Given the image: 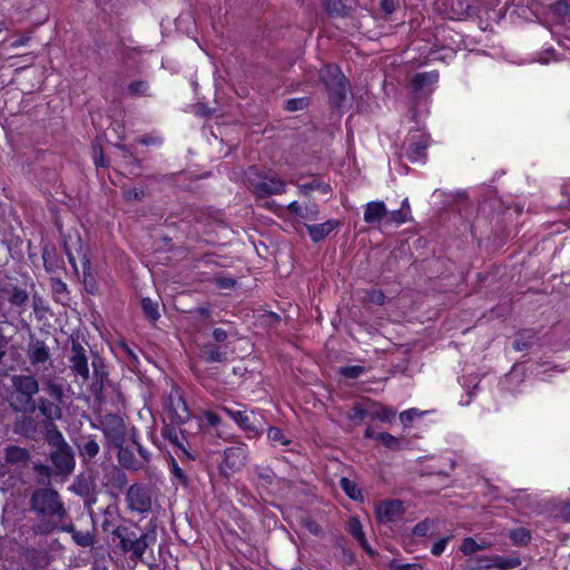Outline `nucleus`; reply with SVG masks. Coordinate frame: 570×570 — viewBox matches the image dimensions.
<instances>
[{"label": "nucleus", "mask_w": 570, "mask_h": 570, "mask_svg": "<svg viewBox=\"0 0 570 570\" xmlns=\"http://www.w3.org/2000/svg\"><path fill=\"white\" fill-rule=\"evenodd\" d=\"M116 553L137 563L144 561L146 550L157 540L156 524L150 521L145 531H139L138 523L119 524L110 537Z\"/></svg>", "instance_id": "f257e3e1"}, {"label": "nucleus", "mask_w": 570, "mask_h": 570, "mask_svg": "<svg viewBox=\"0 0 570 570\" xmlns=\"http://www.w3.org/2000/svg\"><path fill=\"white\" fill-rule=\"evenodd\" d=\"M30 511L43 518L33 525L37 534H49L58 529V522L69 517L60 493L50 487L36 489L29 500Z\"/></svg>", "instance_id": "f03ea898"}, {"label": "nucleus", "mask_w": 570, "mask_h": 570, "mask_svg": "<svg viewBox=\"0 0 570 570\" xmlns=\"http://www.w3.org/2000/svg\"><path fill=\"white\" fill-rule=\"evenodd\" d=\"M42 390L45 395L39 396L35 402V412L47 422V430H51V425L56 421L63 417V406L66 403L65 386L62 379L55 374H49L42 379Z\"/></svg>", "instance_id": "7ed1b4c3"}, {"label": "nucleus", "mask_w": 570, "mask_h": 570, "mask_svg": "<svg viewBox=\"0 0 570 570\" xmlns=\"http://www.w3.org/2000/svg\"><path fill=\"white\" fill-rule=\"evenodd\" d=\"M40 392V381L33 374L11 376V390L8 394L10 407L22 414L35 413L36 395Z\"/></svg>", "instance_id": "20e7f679"}, {"label": "nucleus", "mask_w": 570, "mask_h": 570, "mask_svg": "<svg viewBox=\"0 0 570 570\" xmlns=\"http://www.w3.org/2000/svg\"><path fill=\"white\" fill-rule=\"evenodd\" d=\"M48 443L53 448L49 454V460L55 469V476L67 478L71 475L76 468L75 451L56 424H52L51 430H49Z\"/></svg>", "instance_id": "39448f33"}, {"label": "nucleus", "mask_w": 570, "mask_h": 570, "mask_svg": "<svg viewBox=\"0 0 570 570\" xmlns=\"http://www.w3.org/2000/svg\"><path fill=\"white\" fill-rule=\"evenodd\" d=\"M246 178L248 188L259 198L281 195L286 190V183L283 179L271 171H261L256 166L248 168Z\"/></svg>", "instance_id": "423d86ee"}, {"label": "nucleus", "mask_w": 570, "mask_h": 570, "mask_svg": "<svg viewBox=\"0 0 570 570\" xmlns=\"http://www.w3.org/2000/svg\"><path fill=\"white\" fill-rule=\"evenodd\" d=\"M71 345L66 350V357L70 374L76 382L87 383L90 379L89 354L92 353L90 346L82 344L78 337H71Z\"/></svg>", "instance_id": "0eeeda50"}, {"label": "nucleus", "mask_w": 570, "mask_h": 570, "mask_svg": "<svg viewBox=\"0 0 570 570\" xmlns=\"http://www.w3.org/2000/svg\"><path fill=\"white\" fill-rule=\"evenodd\" d=\"M98 428L101 430L108 446L116 448L126 443L127 426L120 415L114 413L104 415Z\"/></svg>", "instance_id": "6e6552de"}, {"label": "nucleus", "mask_w": 570, "mask_h": 570, "mask_svg": "<svg viewBox=\"0 0 570 570\" xmlns=\"http://www.w3.org/2000/svg\"><path fill=\"white\" fill-rule=\"evenodd\" d=\"M224 461L219 465L220 475L228 478V471L239 472L248 462V448L243 442H235L224 450Z\"/></svg>", "instance_id": "1a4fd4ad"}, {"label": "nucleus", "mask_w": 570, "mask_h": 570, "mask_svg": "<svg viewBox=\"0 0 570 570\" xmlns=\"http://www.w3.org/2000/svg\"><path fill=\"white\" fill-rule=\"evenodd\" d=\"M220 410L243 431L250 433L253 436L259 435L263 432V417L259 413L248 410H234L225 405L220 406Z\"/></svg>", "instance_id": "9d476101"}, {"label": "nucleus", "mask_w": 570, "mask_h": 570, "mask_svg": "<svg viewBox=\"0 0 570 570\" xmlns=\"http://www.w3.org/2000/svg\"><path fill=\"white\" fill-rule=\"evenodd\" d=\"M127 508L132 512L146 513L151 509V498L147 488L141 483H134L126 492Z\"/></svg>", "instance_id": "9b49d317"}, {"label": "nucleus", "mask_w": 570, "mask_h": 570, "mask_svg": "<svg viewBox=\"0 0 570 570\" xmlns=\"http://www.w3.org/2000/svg\"><path fill=\"white\" fill-rule=\"evenodd\" d=\"M91 367L94 370L92 382L89 385V392L95 400L101 403L105 400L104 391L106 383H108L109 373L106 370L104 360L98 355L94 354L91 358Z\"/></svg>", "instance_id": "f8f14e48"}, {"label": "nucleus", "mask_w": 570, "mask_h": 570, "mask_svg": "<svg viewBox=\"0 0 570 570\" xmlns=\"http://www.w3.org/2000/svg\"><path fill=\"white\" fill-rule=\"evenodd\" d=\"M125 469L120 466H111L109 471L106 473V482L104 487L107 488V491L111 498L117 501L119 499V492H122L128 484V476Z\"/></svg>", "instance_id": "ddd939ff"}, {"label": "nucleus", "mask_w": 570, "mask_h": 570, "mask_svg": "<svg viewBox=\"0 0 570 570\" xmlns=\"http://www.w3.org/2000/svg\"><path fill=\"white\" fill-rule=\"evenodd\" d=\"M97 489L96 471L90 468L87 472H81L73 479L69 485V491L78 497L91 495Z\"/></svg>", "instance_id": "4468645a"}, {"label": "nucleus", "mask_w": 570, "mask_h": 570, "mask_svg": "<svg viewBox=\"0 0 570 570\" xmlns=\"http://www.w3.org/2000/svg\"><path fill=\"white\" fill-rule=\"evenodd\" d=\"M50 348L46 342L37 338L33 334L29 336L27 357L32 366L43 364L50 360Z\"/></svg>", "instance_id": "2eb2a0df"}, {"label": "nucleus", "mask_w": 570, "mask_h": 570, "mask_svg": "<svg viewBox=\"0 0 570 570\" xmlns=\"http://www.w3.org/2000/svg\"><path fill=\"white\" fill-rule=\"evenodd\" d=\"M76 446L81 462L85 465L94 463L100 452V445L97 442L96 435L80 436L76 442Z\"/></svg>", "instance_id": "dca6fc26"}, {"label": "nucleus", "mask_w": 570, "mask_h": 570, "mask_svg": "<svg viewBox=\"0 0 570 570\" xmlns=\"http://www.w3.org/2000/svg\"><path fill=\"white\" fill-rule=\"evenodd\" d=\"M167 411L171 424L183 425L190 417L186 401L181 395L170 396L168 399Z\"/></svg>", "instance_id": "f3484780"}, {"label": "nucleus", "mask_w": 570, "mask_h": 570, "mask_svg": "<svg viewBox=\"0 0 570 570\" xmlns=\"http://www.w3.org/2000/svg\"><path fill=\"white\" fill-rule=\"evenodd\" d=\"M404 513L403 503L400 500L382 501L376 508V515L381 523L394 522Z\"/></svg>", "instance_id": "a211bd4d"}, {"label": "nucleus", "mask_w": 570, "mask_h": 570, "mask_svg": "<svg viewBox=\"0 0 570 570\" xmlns=\"http://www.w3.org/2000/svg\"><path fill=\"white\" fill-rule=\"evenodd\" d=\"M179 426L180 425L171 423L165 424L164 428L161 429V435L164 436V439L168 440L171 445L177 448L178 451L186 455L187 459L195 460L196 455L190 454L185 448L186 436L184 435L183 430L179 429Z\"/></svg>", "instance_id": "6ab92c4d"}, {"label": "nucleus", "mask_w": 570, "mask_h": 570, "mask_svg": "<svg viewBox=\"0 0 570 570\" xmlns=\"http://www.w3.org/2000/svg\"><path fill=\"white\" fill-rule=\"evenodd\" d=\"M118 450L117 461L119 466L128 471H141L145 469V462L136 458L134 451L129 446H116Z\"/></svg>", "instance_id": "aec40b11"}, {"label": "nucleus", "mask_w": 570, "mask_h": 570, "mask_svg": "<svg viewBox=\"0 0 570 570\" xmlns=\"http://www.w3.org/2000/svg\"><path fill=\"white\" fill-rule=\"evenodd\" d=\"M43 267L49 274H57L63 269V259L58 255L55 245L46 244L42 247Z\"/></svg>", "instance_id": "412c9836"}, {"label": "nucleus", "mask_w": 570, "mask_h": 570, "mask_svg": "<svg viewBox=\"0 0 570 570\" xmlns=\"http://www.w3.org/2000/svg\"><path fill=\"white\" fill-rule=\"evenodd\" d=\"M338 226L340 222L337 219H330L322 224L315 225L305 224L309 238L313 243L322 242Z\"/></svg>", "instance_id": "4be33fe9"}, {"label": "nucleus", "mask_w": 570, "mask_h": 570, "mask_svg": "<svg viewBox=\"0 0 570 570\" xmlns=\"http://www.w3.org/2000/svg\"><path fill=\"white\" fill-rule=\"evenodd\" d=\"M62 532L71 534L73 542L81 548H89L96 543V535L91 531H79L72 523L58 527Z\"/></svg>", "instance_id": "5701e85b"}, {"label": "nucleus", "mask_w": 570, "mask_h": 570, "mask_svg": "<svg viewBox=\"0 0 570 570\" xmlns=\"http://www.w3.org/2000/svg\"><path fill=\"white\" fill-rule=\"evenodd\" d=\"M387 215L384 202H370L365 206L364 222L371 225L380 224Z\"/></svg>", "instance_id": "b1692460"}, {"label": "nucleus", "mask_w": 570, "mask_h": 570, "mask_svg": "<svg viewBox=\"0 0 570 570\" xmlns=\"http://www.w3.org/2000/svg\"><path fill=\"white\" fill-rule=\"evenodd\" d=\"M121 518L119 508L116 503L108 504L102 512L101 529L105 533L112 535V530L117 528V521Z\"/></svg>", "instance_id": "393cba45"}, {"label": "nucleus", "mask_w": 570, "mask_h": 570, "mask_svg": "<svg viewBox=\"0 0 570 570\" xmlns=\"http://www.w3.org/2000/svg\"><path fill=\"white\" fill-rule=\"evenodd\" d=\"M199 357L206 363H225L227 353L220 346L207 343L202 346Z\"/></svg>", "instance_id": "a878e982"}, {"label": "nucleus", "mask_w": 570, "mask_h": 570, "mask_svg": "<svg viewBox=\"0 0 570 570\" xmlns=\"http://www.w3.org/2000/svg\"><path fill=\"white\" fill-rule=\"evenodd\" d=\"M345 78L337 65H326L320 72V79L327 90L337 82L345 81Z\"/></svg>", "instance_id": "bb28decb"}, {"label": "nucleus", "mask_w": 570, "mask_h": 570, "mask_svg": "<svg viewBox=\"0 0 570 570\" xmlns=\"http://www.w3.org/2000/svg\"><path fill=\"white\" fill-rule=\"evenodd\" d=\"M350 82L347 78L345 81H340L335 86L331 87L328 92V101L333 108H340L346 99Z\"/></svg>", "instance_id": "cd10ccee"}, {"label": "nucleus", "mask_w": 570, "mask_h": 570, "mask_svg": "<svg viewBox=\"0 0 570 570\" xmlns=\"http://www.w3.org/2000/svg\"><path fill=\"white\" fill-rule=\"evenodd\" d=\"M4 459L7 463L24 465L30 459V453L27 449L11 445L6 448Z\"/></svg>", "instance_id": "c85d7f7f"}, {"label": "nucleus", "mask_w": 570, "mask_h": 570, "mask_svg": "<svg viewBox=\"0 0 570 570\" xmlns=\"http://www.w3.org/2000/svg\"><path fill=\"white\" fill-rule=\"evenodd\" d=\"M82 273H83L82 283H83L86 292L91 295L97 294L99 286L97 283L96 275L94 274L91 263L88 258H83V261H82Z\"/></svg>", "instance_id": "c756f323"}, {"label": "nucleus", "mask_w": 570, "mask_h": 570, "mask_svg": "<svg viewBox=\"0 0 570 570\" xmlns=\"http://www.w3.org/2000/svg\"><path fill=\"white\" fill-rule=\"evenodd\" d=\"M494 568L500 570H512L521 566V559L517 552L510 556L492 554Z\"/></svg>", "instance_id": "7c9ffc66"}, {"label": "nucleus", "mask_w": 570, "mask_h": 570, "mask_svg": "<svg viewBox=\"0 0 570 570\" xmlns=\"http://www.w3.org/2000/svg\"><path fill=\"white\" fill-rule=\"evenodd\" d=\"M439 79V73L436 71L431 72H419L414 75L411 80V86L413 91H421L426 85H431L436 82Z\"/></svg>", "instance_id": "2f4dec72"}, {"label": "nucleus", "mask_w": 570, "mask_h": 570, "mask_svg": "<svg viewBox=\"0 0 570 570\" xmlns=\"http://www.w3.org/2000/svg\"><path fill=\"white\" fill-rule=\"evenodd\" d=\"M141 308L144 312L145 317L149 321L155 323L160 318L159 313V302L157 299H151L150 297H144L141 299Z\"/></svg>", "instance_id": "473e14b6"}, {"label": "nucleus", "mask_w": 570, "mask_h": 570, "mask_svg": "<svg viewBox=\"0 0 570 570\" xmlns=\"http://www.w3.org/2000/svg\"><path fill=\"white\" fill-rule=\"evenodd\" d=\"M297 188L303 196H309L313 190H321L323 194H327L331 190V186L318 178H313L309 183L298 184Z\"/></svg>", "instance_id": "72a5a7b5"}, {"label": "nucleus", "mask_w": 570, "mask_h": 570, "mask_svg": "<svg viewBox=\"0 0 570 570\" xmlns=\"http://www.w3.org/2000/svg\"><path fill=\"white\" fill-rule=\"evenodd\" d=\"M348 531L358 541V543L365 551H367L371 554L373 553V550L367 543L365 533L363 532L362 529V524L358 520L353 519L350 521Z\"/></svg>", "instance_id": "f704fd0d"}, {"label": "nucleus", "mask_w": 570, "mask_h": 570, "mask_svg": "<svg viewBox=\"0 0 570 570\" xmlns=\"http://www.w3.org/2000/svg\"><path fill=\"white\" fill-rule=\"evenodd\" d=\"M428 148V144L424 139H420L417 141H411L409 144L406 154L410 160L416 161L421 158L425 157V151Z\"/></svg>", "instance_id": "c9c22d12"}, {"label": "nucleus", "mask_w": 570, "mask_h": 570, "mask_svg": "<svg viewBox=\"0 0 570 570\" xmlns=\"http://www.w3.org/2000/svg\"><path fill=\"white\" fill-rule=\"evenodd\" d=\"M340 487L350 499L355 501L363 499L361 489L354 481L350 480L348 478H341Z\"/></svg>", "instance_id": "e433bc0d"}, {"label": "nucleus", "mask_w": 570, "mask_h": 570, "mask_svg": "<svg viewBox=\"0 0 570 570\" xmlns=\"http://www.w3.org/2000/svg\"><path fill=\"white\" fill-rule=\"evenodd\" d=\"M50 286L56 302L63 303L65 299H68L67 284L61 278L51 277Z\"/></svg>", "instance_id": "4c0bfd02"}, {"label": "nucleus", "mask_w": 570, "mask_h": 570, "mask_svg": "<svg viewBox=\"0 0 570 570\" xmlns=\"http://www.w3.org/2000/svg\"><path fill=\"white\" fill-rule=\"evenodd\" d=\"M324 9L330 16H347V6L343 2V0H324Z\"/></svg>", "instance_id": "58836bf2"}, {"label": "nucleus", "mask_w": 570, "mask_h": 570, "mask_svg": "<svg viewBox=\"0 0 570 570\" xmlns=\"http://www.w3.org/2000/svg\"><path fill=\"white\" fill-rule=\"evenodd\" d=\"M509 538L514 546H527L531 540V533L525 528H517L509 532Z\"/></svg>", "instance_id": "ea45409f"}, {"label": "nucleus", "mask_w": 570, "mask_h": 570, "mask_svg": "<svg viewBox=\"0 0 570 570\" xmlns=\"http://www.w3.org/2000/svg\"><path fill=\"white\" fill-rule=\"evenodd\" d=\"M8 301L12 306L22 307L29 301V294L26 289L14 286Z\"/></svg>", "instance_id": "a19ab883"}, {"label": "nucleus", "mask_w": 570, "mask_h": 570, "mask_svg": "<svg viewBox=\"0 0 570 570\" xmlns=\"http://www.w3.org/2000/svg\"><path fill=\"white\" fill-rule=\"evenodd\" d=\"M366 416H370V412L366 411L361 403H354L347 413V419L358 425Z\"/></svg>", "instance_id": "79ce46f5"}, {"label": "nucleus", "mask_w": 570, "mask_h": 570, "mask_svg": "<svg viewBox=\"0 0 570 570\" xmlns=\"http://www.w3.org/2000/svg\"><path fill=\"white\" fill-rule=\"evenodd\" d=\"M376 440L390 450L397 451L401 449V441L387 432L377 433Z\"/></svg>", "instance_id": "37998d69"}, {"label": "nucleus", "mask_w": 570, "mask_h": 570, "mask_svg": "<svg viewBox=\"0 0 570 570\" xmlns=\"http://www.w3.org/2000/svg\"><path fill=\"white\" fill-rule=\"evenodd\" d=\"M396 415V412L390 407L380 406L376 410L370 411V417L380 420L382 422H391Z\"/></svg>", "instance_id": "c03bdc74"}, {"label": "nucleus", "mask_w": 570, "mask_h": 570, "mask_svg": "<svg viewBox=\"0 0 570 570\" xmlns=\"http://www.w3.org/2000/svg\"><path fill=\"white\" fill-rule=\"evenodd\" d=\"M267 436L274 446L288 445L291 443V441L284 435L283 431L279 428H269Z\"/></svg>", "instance_id": "a18cd8bd"}, {"label": "nucleus", "mask_w": 570, "mask_h": 570, "mask_svg": "<svg viewBox=\"0 0 570 570\" xmlns=\"http://www.w3.org/2000/svg\"><path fill=\"white\" fill-rule=\"evenodd\" d=\"M148 88L146 80H135L128 85L127 90L131 97H139L147 95Z\"/></svg>", "instance_id": "49530a36"}, {"label": "nucleus", "mask_w": 570, "mask_h": 570, "mask_svg": "<svg viewBox=\"0 0 570 570\" xmlns=\"http://www.w3.org/2000/svg\"><path fill=\"white\" fill-rule=\"evenodd\" d=\"M18 431L24 435H29L36 432V423L35 420L24 415L20 421L17 422Z\"/></svg>", "instance_id": "de8ad7c7"}, {"label": "nucleus", "mask_w": 570, "mask_h": 570, "mask_svg": "<svg viewBox=\"0 0 570 570\" xmlns=\"http://www.w3.org/2000/svg\"><path fill=\"white\" fill-rule=\"evenodd\" d=\"M170 472L176 478L177 482L183 487H188L189 479L184 470L178 465L175 459L171 458L170 461Z\"/></svg>", "instance_id": "09e8293b"}, {"label": "nucleus", "mask_w": 570, "mask_h": 570, "mask_svg": "<svg viewBox=\"0 0 570 570\" xmlns=\"http://www.w3.org/2000/svg\"><path fill=\"white\" fill-rule=\"evenodd\" d=\"M33 470L37 473V475L41 478L39 479L40 483H49L50 478L55 475V469L46 464H35Z\"/></svg>", "instance_id": "8fccbe9b"}, {"label": "nucleus", "mask_w": 570, "mask_h": 570, "mask_svg": "<svg viewBox=\"0 0 570 570\" xmlns=\"http://www.w3.org/2000/svg\"><path fill=\"white\" fill-rule=\"evenodd\" d=\"M460 551L464 556H470L480 551L479 542H476L473 538L466 537L463 539L462 544L460 547Z\"/></svg>", "instance_id": "3c124183"}, {"label": "nucleus", "mask_w": 570, "mask_h": 570, "mask_svg": "<svg viewBox=\"0 0 570 570\" xmlns=\"http://www.w3.org/2000/svg\"><path fill=\"white\" fill-rule=\"evenodd\" d=\"M385 219H386V223H389V224L394 223L396 225H401L407 220V214L405 210H403V208H400V209L393 210L391 213L387 212Z\"/></svg>", "instance_id": "603ef678"}, {"label": "nucleus", "mask_w": 570, "mask_h": 570, "mask_svg": "<svg viewBox=\"0 0 570 570\" xmlns=\"http://www.w3.org/2000/svg\"><path fill=\"white\" fill-rule=\"evenodd\" d=\"M308 106V99L303 98H292L285 101V109L288 111H297L306 108Z\"/></svg>", "instance_id": "864d4df0"}, {"label": "nucleus", "mask_w": 570, "mask_h": 570, "mask_svg": "<svg viewBox=\"0 0 570 570\" xmlns=\"http://www.w3.org/2000/svg\"><path fill=\"white\" fill-rule=\"evenodd\" d=\"M338 372L346 379H357L364 372V367L360 365L342 366Z\"/></svg>", "instance_id": "5fc2aeb1"}, {"label": "nucleus", "mask_w": 570, "mask_h": 570, "mask_svg": "<svg viewBox=\"0 0 570 570\" xmlns=\"http://www.w3.org/2000/svg\"><path fill=\"white\" fill-rule=\"evenodd\" d=\"M492 568H494L492 556H483L475 559V566L471 567L470 570H490Z\"/></svg>", "instance_id": "6e6d98bb"}, {"label": "nucleus", "mask_w": 570, "mask_h": 570, "mask_svg": "<svg viewBox=\"0 0 570 570\" xmlns=\"http://www.w3.org/2000/svg\"><path fill=\"white\" fill-rule=\"evenodd\" d=\"M320 209L316 204H308L303 208L301 218L315 222L318 218Z\"/></svg>", "instance_id": "4d7b16f0"}, {"label": "nucleus", "mask_w": 570, "mask_h": 570, "mask_svg": "<svg viewBox=\"0 0 570 570\" xmlns=\"http://www.w3.org/2000/svg\"><path fill=\"white\" fill-rule=\"evenodd\" d=\"M301 524L312 534L320 535L322 533V527L313 519L303 518Z\"/></svg>", "instance_id": "13d9d810"}, {"label": "nucleus", "mask_w": 570, "mask_h": 570, "mask_svg": "<svg viewBox=\"0 0 570 570\" xmlns=\"http://www.w3.org/2000/svg\"><path fill=\"white\" fill-rule=\"evenodd\" d=\"M432 522L429 519H425L413 528V534L416 537H426L429 531L431 530Z\"/></svg>", "instance_id": "bf43d9fd"}, {"label": "nucleus", "mask_w": 570, "mask_h": 570, "mask_svg": "<svg viewBox=\"0 0 570 570\" xmlns=\"http://www.w3.org/2000/svg\"><path fill=\"white\" fill-rule=\"evenodd\" d=\"M367 301L382 306L385 303V294L381 289H372L367 293Z\"/></svg>", "instance_id": "052dcab7"}, {"label": "nucleus", "mask_w": 570, "mask_h": 570, "mask_svg": "<svg viewBox=\"0 0 570 570\" xmlns=\"http://www.w3.org/2000/svg\"><path fill=\"white\" fill-rule=\"evenodd\" d=\"M399 4L397 0H379V7L385 16L392 14Z\"/></svg>", "instance_id": "680f3d73"}, {"label": "nucleus", "mask_w": 570, "mask_h": 570, "mask_svg": "<svg viewBox=\"0 0 570 570\" xmlns=\"http://www.w3.org/2000/svg\"><path fill=\"white\" fill-rule=\"evenodd\" d=\"M144 190L138 188H130L127 190H124V198L127 202H141L144 198Z\"/></svg>", "instance_id": "e2e57ef3"}, {"label": "nucleus", "mask_w": 570, "mask_h": 570, "mask_svg": "<svg viewBox=\"0 0 570 570\" xmlns=\"http://www.w3.org/2000/svg\"><path fill=\"white\" fill-rule=\"evenodd\" d=\"M134 445L136 446V450L139 454V460L145 462L146 468L151 461L150 451L147 448H145L140 442H137Z\"/></svg>", "instance_id": "0e129e2a"}, {"label": "nucleus", "mask_w": 570, "mask_h": 570, "mask_svg": "<svg viewBox=\"0 0 570 570\" xmlns=\"http://www.w3.org/2000/svg\"><path fill=\"white\" fill-rule=\"evenodd\" d=\"M420 413L416 409H410L407 411H404L400 414V420L404 426L410 425L413 420L419 416Z\"/></svg>", "instance_id": "69168bd1"}, {"label": "nucleus", "mask_w": 570, "mask_h": 570, "mask_svg": "<svg viewBox=\"0 0 570 570\" xmlns=\"http://www.w3.org/2000/svg\"><path fill=\"white\" fill-rule=\"evenodd\" d=\"M215 284L222 289H232L236 286V279L227 276L217 277Z\"/></svg>", "instance_id": "338daca9"}, {"label": "nucleus", "mask_w": 570, "mask_h": 570, "mask_svg": "<svg viewBox=\"0 0 570 570\" xmlns=\"http://www.w3.org/2000/svg\"><path fill=\"white\" fill-rule=\"evenodd\" d=\"M392 570H423L422 566L419 563H397L396 561H393L391 563Z\"/></svg>", "instance_id": "774afa93"}]
</instances>
